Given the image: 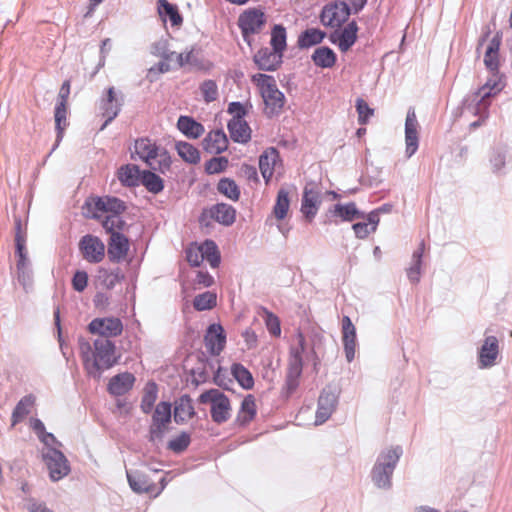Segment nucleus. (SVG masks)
Returning <instances> with one entry per match:
<instances>
[{
	"mask_svg": "<svg viewBox=\"0 0 512 512\" xmlns=\"http://www.w3.org/2000/svg\"><path fill=\"white\" fill-rule=\"evenodd\" d=\"M78 346L84 369L94 379H100L102 373L118 361L115 343L110 339L97 338L91 344L86 338L79 337Z\"/></svg>",
	"mask_w": 512,
	"mask_h": 512,
	"instance_id": "f257e3e1",
	"label": "nucleus"
},
{
	"mask_svg": "<svg viewBox=\"0 0 512 512\" xmlns=\"http://www.w3.org/2000/svg\"><path fill=\"white\" fill-rule=\"evenodd\" d=\"M505 86L499 72L492 73L486 83L477 91L468 95L463 101L464 112L471 113L479 116L477 121L470 124V127L475 129L482 125V123L489 116V107L491 105L490 98L500 93Z\"/></svg>",
	"mask_w": 512,
	"mask_h": 512,
	"instance_id": "f03ea898",
	"label": "nucleus"
},
{
	"mask_svg": "<svg viewBox=\"0 0 512 512\" xmlns=\"http://www.w3.org/2000/svg\"><path fill=\"white\" fill-rule=\"evenodd\" d=\"M251 81L257 86L263 98L265 115L270 118L279 115L285 105V95L278 89L275 78L257 73L252 75Z\"/></svg>",
	"mask_w": 512,
	"mask_h": 512,
	"instance_id": "7ed1b4c3",
	"label": "nucleus"
},
{
	"mask_svg": "<svg viewBox=\"0 0 512 512\" xmlns=\"http://www.w3.org/2000/svg\"><path fill=\"white\" fill-rule=\"evenodd\" d=\"M135 154L152 170L166 173L171 167V157L165 148L148 138H139L134 144Z\"/></svg>",
	"mask_w": 512,
	"mask_h": 512,
	"instance_id": "20e7f679",
	"label": "nucleus"
},
{
	"mask_svg": "<svg viewBox=\"0 0 512 512\" xmlns=\"http://www.w3.org/2000/svg\"><path fill=\"white\" fill-rule=\"evenodd\" d=\"M402 453V448L396 446L379 454L371 471L372 481L378 488H391V478Z\"/></svg>",
	"mask_w": 512,
	"mask_h": 512,
	"instance_id": "39448f33",
	"label": "nucleus"
},
{
	"mask_svg": "<svg viewBox=\"0 0 512 512\" xmlns=\"http://www.w3.org/2000/svg\"><path fill=\"white\" fill-rule=\"evenodd\" d=\"M198 401L202 404H211V418L217 424H223L231 416V404L229 398L218 389H210L203 392Z\"/></svg>",
	"mask_w": 512,
	"mask_h": 512,
	"instance_id": "423d86ee",
	"label": "nucleus"
},
{
	"mask_svg": "<svg viewBox=\"0 0 512 512\" xmlns=\"http://www.w3.org/2000/svg\"><path fill=\"white\" fill-rule=\"evenodd\" d=\"M266 21L267 19L264 12L257 8H250L240 14L238 26L241 30L243 40L248 46H252V36L259 34L263 30Z\"/></svg>",
	"mask_w": 512,
	"mask_h": 512,
	"instance_id": "0eeeda50",
	"label": "nucleus"
},
{
	"mask_svg": "<svg viewBox=\"0 0 512 512\" xmlns=\"http://www.w3.org/2000/svg\"><path fill=\"white\" fill-rule=\"evenodd\" d=\"M124 104L122 92H116L113 86L107 88L99 99L100 115L105 119L100 130H104L121 112Z\"/></svg>",
	"mask_w": 512,
	"mask_h": 512,
	"instance_id": "6e6552de",
	"label": "nucleus"
},
{
	"mask_svg": "<svg viewBox=\"0 0 512 512\" xmlns=\"http://www.w3.org/2000/svg\"><path fill=\"white\" fill-rule=\"evenodd\" d=\"M49 476L52 481H59L70 472V465L66 456L57 448H46L42 453Z\"/></svg>",
	"mask_w": 512,
	"mask_h": 512,
	"instance_id": "1a4fd4ad",
	"label": "nucleus"
},
{
	"mask_svg": "<svg viewBox=\"0 0 512 512\" xmlns=\"http://www.w3.org/2000/svg\"><path fill=\"white\" fill-rule=\"evenodd\" d=\"M171 422V404L169 402H159L152 415V423L149 427V440H162L167 430V425Z\"/></svg>",
	"mask_w": 512,
	"mask_h": 512,
	"instance_id": "9d476101",
	"label": "nucleus"
},
{
	"mask_svg": "<svg viewBox=\"0 0 512 512\" xmlns=\"http://www.w3.org/2000/svg\"><path fill=\"white\" fill-rule=\"evenodd\" d=\"M88 329L92 334L99 335V338L110 339L122 333L123 324L116 317L95 318L89 323Z\"/></svg>",
	"mask_w": 512,
	"mask_h": 512,
	"instance_id": "9b49d317",
	"label": "nucleus"
},
{
	"mask_svg": "<svg viewBox=\"0 0 512 512\" xmlns=\"http://www.w3.org/2000/svg\"><path fill=\"white\" fill-rule=\"evenodd\" d=\"M349 15L350 7L347 3L335 2L323 8L320 19L324 26L335 28L346 22Z\"/></svg>",
	"mask_w": 512,
	"mask_h": 512,
	"instance_id": "f8f14e48",
	"label": "nucleus"
},
{
	"mask_svg": "<svg viewBox=\"0 0 512 512\" xmlns=\"http://www.w3.org/2000/svg\"><path fill=\"white\" fill-rule=\"evenodd\" d=\"M500 355L499 340L496 336L486 335L482 345L478 349V367L487 369L497 364Z\"/></svg>",
	"mask_w": 512,
	"mask_h": 512,
	"instance_id": "ddd939ff",
	"label": "nucleus"
},
{
	"mask_svg": "<svg viewBox=\"0 0 512 512\" xmlns=\"http://www.w3.org/2000/svg\"><path fill=\"white\" fill-rule=\"evenodd\" d=\"M79 249L83 258L89 263H99L105 257V245L94 235L83 236L79 242Z\"/></svg>",
	"mask_w": 512,
	"mask_h": 512,
	"instance_id": "4468645a",
	"label": "nucleus"
},
{
	"mask_svg": "<svg viewBox=\"0 0 512 512\" xmlns=\"http://www.w3.org/2000/svg\"><path fill=\"white\" fill-rule=\"evenodd\" d=\"M337 404L338 395L330 388H324L318 398L315 425L325 423L336 410Z\"/></svg>",
	"mask_w": 512,
	"mask_h": 512,
	"instance_id": "2eb2a0df",
	"label": "nucleus"
},
{
	"mask_svg": "<svg viewBox=\"0 0 512 512\" xmlns=\"http://www.w3.org/2000/svg\"><path fill=\"white\" fill-rule=\"evenodd\" d=\"M283 54L269 47H261L253 56V62L259 70L274 72L283 63Z\"/></svg>",
	"mask_w": 512,
	"mask_h": 512,
	"instance_id": "dca6fc26",
	"label": "nucleus"
},
{
	"mask_svg": "<svg viewBox=\"0 0 512 512\" xmlns=\"http://www.w3.org/2000/svg\"><path fill=\"white\" fill-rule=\"evenodd\" d=\"M419 123L414 108L410 107L407 111L405 120V154L407 158L412 157L419 147Z\"/></svg>",
	"mask_w": 512,
	"mask_h": 512,
	"instance_id": "f3484780",
	"label": "nucleus"
},
{
	"mask_svg": "<svg viewBox=\"0 0 512 512\" xmlns=\"http://www.w3.org/2000/svg\"><path fill=\"white\" fill-rule=\"evenodd\" d=\"M321 194L311 185H306L303 190L302 201H301V212L303 213L306 220L311 222L321 205Z\"/></svg>",
	"mask_w": 512,
	"mask_h": 512,
	"instance_id": "a211bd4d",
	"label": "nucleus"
},
{
	"mask_svg": "<svg viewBox=\"0 0 512 512\" xmlns=\"http://www.w3.org/2000/svg\"><path fill=\"white\" fill-rule=\"evenodd\" d=\"M207 351L214 356L219 355L226 345V334L220 324H211L204 337Z\"/></svg>",
	"mask_w": 512,
	"mask_h": 512,
	"instance_id": "6ab92c4d",
	"label": "nucleus"
},
{
	"mask_svg": "<svg viewBox=\"0 0 512 512\" xmlns=\"http://www.w3.org/2000/svg\"><path fill=\"white\" fill-rule=\"evenodd\" d=\"M208 216L216 222L224 225L231 226L236 219V210L233 206L226 203H217L206 210L201 216V222Z\"/></svg>",
	"mask_w": 512,
	"mask_h": 512,
	"instance_id": "aec40b11",
	"label": "nucleus"
},
{
	"mask_svg": "<svg viewBox=\"0 0 512 512\" xmlns=\"http://www.w3.org/2000/svg\"><path fill=\"white\" fill-rule=\"evenodd\" d=\"M94 212L92 218L101 219L97 212H107L110 214H122L126 210V204L123 200L117 197L104 196L96 197L93 199Z\"/></svg>",
	"mask_w": 512,
	"mask_h": 512,
	"instance_id": "412c9836",
	"label": "nucleus"
},
{
	"mask_svg": "<svg viewBox=\"0 0 512 512\" xmlns=\"http://www.w3.org/2000/svg\"><path fill=\"white\" fill-rule=\"evenodd\" d=\"M358 26L356 21L349 22L341 31L330 35L332 43H337L342 52H347L357 40Z\"/></svg>",
	"mask_w": 512,
	"mask_h": 512,
	"instance_id": "4be33fe9",
	"label": "nucleus"
},
{
	"mask_svg": "<svg viewBox=\"0 0 512 512\" xmlns=\"http://www.w3.org/2000/svg\"><path fill=\"white\" fill-rule=\"evenodd\" d=\"M129 240L122 233H112L108 242V257L111 262L119 263L126 258Z\"/></svg>",
	"mask_w": 512,
	"mask_h": 512,
	"instance_id": "5701e85b",
	"label": "nucleus"
},
{
	"mask_svg": "<svg viewBox=\"0 0 512 512\" xmlns=\"http://www.w3.org/2000/svg\"><path fill=\"white\" fill-rule=\"evenodd\" d=\"M342 341L346 360L350 363L355 358L356 352V328L349 316L342 318Z\"/></svg>",
	"mask_w": 512,
	"mask_h": 512,
	"instance_id": "b1692460",
	"label": "nucleus"
},
{
	"mask_svg": "<svg viewBox=\"0 0 512 512\" xmlns=\"http://www.w3.org/2000/svg\"><path fill=\"white\" fill-rule=\"evenodd\" d=\"M326 216L329 221H332V218L338 217L342 221L351 222L355 219L364 218V213L357 209L356 204L354 202H349L347 204H335L333 207L329 208Z\"/></svg>",
	"mask_w": 512,
	"mask_h": 512,
	"instance_id": "393cba45",
	"label": "nucleus"
},
{
	"mask_svg": "<svg viewBox=\"0 0 512 512\" xmlns=\"http://www.w3.org/2000/svg\"><path fill=\"white\" fill-rule=\"evenodd\" d=\"M134 382L135 376L132 373L123 372L109 380L107 390L111 395L122 396L132 389Z\"/></svg>",
	"mask_w": 512,
	"mask_h": 512,
	"instance_id": "a878e982",
	"label": "nucleus"
},
{
	"mask_svg": "<svg viewBox=\"0 0 512 512\" xmlns=\"http://www.w3.org/2000/svg\"><path fill=\"white\" fill-rule=\"evenodd\" d=\"M501 43L502 34L496 32L487 46L484 55V64L491 73L499 72V50Z\"/></svg>",
	"mask_w": 512,
	"mask_h": 512,
	"instance_id": "bb28decb",
	"label": "nucleus"
},
{
	"mask_svg": "<svg viewBox=\"0 0 512 512\" xmlns=\"http://www.w3.org/2000/svg\"><path fill=\"white\" fill-rule=\"evenodd\" d=\"M195 416V409L188 394L180 396L174 403V421L184 424Z\"/></svg>",
	"mask_w": 512,
	"mask_h": 512,
	"instance_id": "cd10ccee",
	"label": "nucleus"
},
{
	"mask_svg": "<svg viewBox=\"0 0 512 512\" xmlns=\"http://www.w3.org/2000/svg\"><path fill=\"white\" fill-rule=\"evenodd\" d=\"M203 147L209 153L220 154L228 148V138L222 129L210 131L203 140Z\"/></svg>",
	"mask_w": 512,
	"mask_h": 512,
	"instance_id": "c85d7f7f",
	"label": "nucleus"
},
{
	"mask_svg": "<svg viewBox=\"0 0 512 512\" xmlns=\"http://www.w3.org/2000/svg\"><path fill=\"white\" fill-rule=\"evenodd\" d=\"M305 351V338L302 334L298 335V345L290 349L288 361V373L302 375L303 371V353Z\"/></svg>",
	"mask_w": 512,
	"mask_h": 512,
	"instance_id": "c756f323",
	"label": "nucleus"
},
{
	"mask_svg": "<svg viewBox=\"0 0 512 512\" xmlns=\"http://www.w3.org/2000/svg\"><path fill=\"white\" fill-rule=\"evenodd\" d=\"M231 139L236 143L245 144L251 139V128L244 120H229L227 125Z\"/></svg>",
	"mask_w": 512,
	"mask_h": 512,
	"instance_id": "7c9ffc66",
	"label": "nucleus"
},
{
	"mask_svg": "<svg viewBox=\"0 0 512 512\" xmlns=\"http://www.w3.org/2000/svg\"><path fill=\"white\" fill-rule=\"evenodd\" d=\"M127 480L131 489L138 494L151 493L155 490V485L149 477L139 471L127 472Z\"/></svg>",
	"mask_w": 512,
	"mask_h": 512,
	"instance_id": "2f4dec72",
	"label": "nucleus"
},
{
	"mask_svg": "<svg viewBox=\"0 0 512 512\" xmlns=\"http://www.w3.org/2000/svg\"><path fill=\"white\" fill-rule=\"evenodd\" d=\"M256 401L255 397L248 394L244 397L238 415L236 417V423L240 426L248 425L256 416Z\"/></svg>",
	"mask_w": 512,
	"mask_h": 512,
	"instance_id": "473e14b6",
	"label": "nucleus"
},
{
	"mask_svg": "<svg viewBox=\"0 0 512 512\" xmlns=\"http://www.w3.org/2000/svg\"><path fill=\"white\" fill-rule=\"evenodd\" d=\"M311 59L317 67L331 68L335 65L337 56L331 48L321 46L315 49Z\"/></svg>",
	"mask_w": 512,
	"mask_h": 512,
	"instance_id": "72a5a7b5",
	"label": "nucleus"
},
{
	"mask_svg": "<svg viewBox=\"0 0 512 512\" xmlns=\"http://www.w3.org/2000/svg\"><path fill=\"white\" fill-rule=\"evenodd\" d=\"M177 127L184 135L194 139L204 133V126L189 116H180Z\"/></svg>",
	"mask_w": 512,
	"mask_h": 512,
	"instance_id": "f704fd0d",
	"label": "nucleus"
},
{
	"mask_svg": "<svg viewBox=\"0 0 512 512\" xmlns=\"http://www.w3.org/2000/svg\"><path fill=\"white\" fill-rule=\"evenodd\" d=\"M141 172L138 166L134 164H127L122 166L118 171V178L120 182L127 187L138 186L141 181Z\"/></svg>",
	"mask_w": 512,
	"mask_h": 512,
	"instance_id": "c9c22d12",
	"label": "nucleus"
},
{
	"mask_svg": "<svg viewBox=\"0 0 512 512\" xmlns=\"http://www.w3.org/2000/svg\"><path fill=\"white\" fill-rule=\"evenodd\" d=\"M158 398V386L154 381H148L143 389L140 408L144 414H150Z\"/></svg>",
	"mask_w": 512,
	"mask_h": 512,
	"instance_id": "e433bc0d",
	"label": "nucleus"
},
{
	"mask_svg": "<svg viewBox=\"0 0 512 512\" xmlns=\"http://www.w3.org/2000/svg\"><path fill=\"white\" fill-rule=\"evenodd\" d=\"M277 158L278 152L275 148H270L265 151L259 158V168L266 182H268L273 175Z\"/></svg>",
	"mask_w": 512,
	"mask_h": 512,
	"instance_id": "4c0bfd02",
	"label": "nucleus"
},
{
	"mask_svg": "<svg viewBox=\"0 0 512 512\" xmlns=\"http://www.w3.org/2000/svg\"><path fill=\"white\" fill-rule=\"evenodd\" d=\"M54 119L57 136L52 151H54L59 146L64 136V130L68 126L67 107H65L63 104H56L54 110Z\"/></svg>",
	"mask_w": 512,
	"mask_h": 512,
	"instance_id": "58836bf2",
	"label": "nucleus"
},
{
	"mask_svg": "<svg viewBox=\"0 0 512 512\" xmlns=\"http://www.w3.org/2000/svg\"><path fill=\"white\" fill-rule=\"evenodd\" d=\"M157 8L159 15L164 20L168 17L172 26H180L182 24L183 18L176 5L169 3L167 0H158Z\"/></svg>",
	"mask_w": 512,
	"mask_h": 512,
	"instance_id": "ea45409f",
	"label": "nucleus"
},
{
	"mask_svg": "<svg viewBox=\"0 0 512 512\" xmlns=\"http://www.w3.org/2000/svg\"><path fill=\"white\" fill-rule=\"evenodd\" d=\"M35 403V397L32 394L22 397L16 404L12 412V426L21 422L29 413Z\"/></svg>",
	"mask_w": 512,
	"mask_h": 512,
	"instance_id": "a19ab883",
	"label": "nucleus"
},
{
	"mask_svg": "<svg viewBox=\"0 0 512 512\" xmlns=\"http://www.w3.org/2000/svg\"><path fill=\"white\" fill-rule=\"evenodd\" d=\"M425 250V243L421 241L417 250L412 254V264L407 269V277L412 283H418L421 275L422 257Z\"/></svg>",
	"mask_w": 512,
	"mask_h": 512,
	"instance_id": "79ce46f5",
	"label": "nucleus"
},
{
	"mask_svg": "<svg viewBox=\"0 0 512 512\" xmlns=\"http://www.w3.org/2000/svg\"><path fill=\"white\" fill-rule=\"evenodd\" d=\"M425 250V243L421 241L417 250L412 254V264L407 269V277L412 283H418L421 275L422 257Z\"/></svg>",
	"mask_w": 512,
	"mask_h": 512,
	"instance_id": "37998d69",
	"label": "nucleus"
},
{
	"mask_svg": "<svg viewBox=\"0 0 512 512\" xmlns=\"http://www.w3.org/2000/svg\"><path fill=\"white\" fill-rule=\"evenodd\" d=\"M325 37V33L317 28H309L303 31L298 37V46L300 48H309L320 44Z\"/></svg>",
	"mask_w": 512,
	"mask_h": 512,
	"instance_id": "c03bdc74",
	"label": "nucleus"
},
{
	"mask_svg": "<svg viewBox=\"0 0 512 512\" xmlns=\"http://www.w3.org/2000/svg\"><path fill=\"white\" fill-rule=\"evenodd\" d=\"M231 373L242 388L246 390L253 388V376L245 366L240 363H234L231 366Z\"/></svg>",
	"mask_w": 512,
	"mask_h": 512,
	"instance_id": "a18cd8bd",
	"label": "nucleus"
},
{
	"mask_svg": "<svg viewBox=\"0 0 512 512\" xmlns=\"http://www.w3.org/2000/svg\"><path fill=\"white\" fill-rule=\"evenodd\" d=\"M287 33L284 26L280 24L274 25L271 30V39L270 45L271 48L277 50L281 54L284 55V52L287 48Z\"/></svg>",
	"mask_w": 512,
	"mask_h": 512,
	"instance_id": "49530a36",
	"label": "nucleus"
},
{
	"mask_svg": "<svg viewBox=\"0 0 512 512\" xmlns=\"http://www.w3.org/2000/svg\"><path fill=\"white\" fill-rule=\"evenodd\" d=\"M98 278L104 288L111 290L116 286L117 283L124 279V274L120 268H117L114 271H109L102 268L99 270Z\"/></svg>",
	"mask_w": 512,
	"mask_h": 512,
	"instance_id": "de8ad7c7",
	"label": "nucleus"
},
{
	"mask_svg": "<svg viewBox=\"0 0 512 512\" xmlns=\"http://www.w3.org/2000/svg\"><path fill=\"white\" fill-rule=\"evenodd\" d=\"M176 150L178 155L190 164H197L200 161L199 150L188 142H177Z\"/></svg>",
	"mask_w": 512,
	"mask_h": 512,
	"instance_id": "09e8293b",
	"label": "nucleus"
},
{
	"mask_svg": "<svg viewBox=\"0 0 512 512\" xmlns=\"http://www.w3.org/2000/svg\"><path fill=\"white\" fill-rule=\"evenodd\" d=\"M203 260H207L212 268H217L221 257L216 243L213 240H205L201 244Z\"/></svg>",
	"mask_w": 512,
	"mask_h": 512,
	"instance_id": "8fccbe9b",
	"label": "nucleus"
},
{
	"mask_svg": "<svg viewBox=\"0 0 512 512\" xmlns=\"http://www.w3.org/2000/svg\"><path fill=\"white\" fill-rule=\"evenodd\" d=\"M290 206L289 192L281 188L277 193L276 203L273 208V213L278 220L286 217Z\"/></svg>",
	"mask_w": 512,
	"mask_h": 512,
	"instance_id": "3c124183",
	"label": "nucleus"
},
{
	"mask_svg": "<svg viewBox=\"0 0 512 512\" xmlns=\"http://www.w3.org/2000/svg\"><path fill=\"white\" fill-rule=\"evenodd\" d=\"M100 220L102 227L107 233L110 234V236L112 233H121L126 225V222L121 217V214H109Z\"/></svg>",
	"mask_w": 512,
	"mask_h": 512,
	"instance_id": "603ef678",
	"label": "nucleus"
},
{
	"mask_svg": "<svg viewBox=\"0 0 512 512\" xmlns=\"http://www.w3.org/2000/svg\"><path fill=\"white\" fill-rule=\"evenodd\" d=\"M145 188L154 194L161 192L164 188L163 180L152 171H144L141 181Z\"/></svg>",
	"mask_w": 512,
	"mask_h": 512,
	"instance_id": "864d4df0",
	"label": "nucleus"
},
{
	"mask_svg": "<svg viewBox=\"0 0 512 512\" xmlns=\"http://www.w3.org/2000/svg\"><path fill=\"white\" fill-rule=\"evenodd\" d=\"M217 190L232 201H237L240 197V189L238 185L230 178H222L218 182Z\"/></svg>",
	"mask_w": 512,
	"mask_h": 512,
	"instance_id": "5fc2aeb1",
	"label": "nucleus"
},
{
	"mask_svg": "<svg viewBox=\"0 0 512 512\" xmlns=\"http://www.w3.org/2000/svg\"><path fill=\"white\" fill-rule=\"evenodd\" d=\"M216 302V294L210 291H206L194 298L193 306L197 311L210 310L216 306Z\"/></svg>",
	"mask_w": 512,
	"mask_h": 512,
	"instance_id": "6e6d98bb",
	"label": "nucleus"
},
{
	"mask_svg": "<svg viewBox=\"0 0 512 512\" xmlns=\"http://www.w3.org/2000/svg\"><path fill=\"white\" fill-rule=\"evenodd\" d=\"M191 443V436L187 432H181L168 442L167 448L174 453L184 452Z\"/></svg>",
	"mask_w": 512,
	"mask_h": 512,
	"instance_id": "4d7b16f0",
	"label": "nucleus"
},
{
	"mask_svg": "<svg viewBox=\"0 0 512 512\" xmlns=\"http://www.w3.org/2000/svg\"><path fill=\"white\" fill-rule=\"evenodd\" d=\"M16 269L17 279L19 283L23 286V288L27 291L32 286L33 283L30 263H24L23 266H21V264H16Z\"/></svg>",
	"mask_w": 512,
	"mask_h": 512,
	"instance_id": "13d9d810",
	"label": "nucleus"
},
{
	"mask_svg": "<svg viewBox=\"0 0 512 512\" xmlns=\"http://www.w3.org/2000/svg\"><path fill=\"white\" fill-rule=\"evenodd\" d=\"M200 91L204 101L207 103L213 102L218 98V86L214 80H205L200 85Z\"/></svg>",
	"mask_w": 512,
	"mask_h": 512,
	"instance_id": "bf43d9fd",
	"label": "nucleus"
},
{
	"mask_svg": "<svg viewBox=\"0 0 512 512\" xmlns=\"http://www.w3.org/2000/svg\"><path fill=\"white\" fill-rule=\"evenodd\" d=\"M228 166L226 157H213L205 163V172L207 174H218L223 172Z\"/></svg>",
	"mask_w": 512,
	"mask_h": 512,
	"instance_id": "052dcab7",
	"label": "nucleus"
},
{
	"mask_svg": "<svg viewBox=\"0 0 512 512\" xmlns=\"http://www.w3.org/2000/svg\"><path fill=\"white\" fill-rule=\"evenodd\" d=\"M356 110L358 113V121L360 124H366L370 116L373 115L374 110L369 107L367 102L362 98L356 100Z\"/></svg>",
	"mask_w": 512,
	"mask_h": 512,
	"instance_id": "680f3d73",
	"label": "nucleus"
},
{
	"mask_svg": "<svg viewBox=\"0 0 512 512\" xmlns=\"http://www.w3.org/2000/svg\"><path fill=\"white\" fill-rule=\"evenodd\" d=\"M26 243L27 239L15 237V254L18 257L16 264H21V266H23L24 263H30Z\"/></svg>",
	"mask_w": 512,
	"mask_h": 512,
	"instance_id": "e2e57ef3",
	"label": "nucleus"
},
{
	"mask_svg": "<svg viewBox=\"0 0 512 512\" xmlns=\"http://www.w3.org/2000/svg\"><path fill=\"white\" fill-rule=\"evenodd\" d=\"M186 259L191 266L198 267L204 261L201 245L190 246L186 249Z\"/></svg>",
	"mask_w": 512,
	"mask_h": 512,
	"instance_id": "0e129e2a",
	"label": "nucleus"
},
{
	"mask_svg": "<svg viewBox=\"0 0 512 512\" xmlns=\"http://www.w3.org/2000/svg\"><path fill=\"white\" fill-rule=\"evenodd\" d=\"M176 61H177L178 67H180V68H182L186 65L196 66L199 63L198 58L195 54L194 48L190 49L189 51L176 54Z\"/></svg>",
	"mask_w": 512,
	"mask_h": 512,
	"instance_id": "69168bd1",
	"label": "nucleus"
},
{
	"mask_svg": "<svg viewBox=\"0 0 512 512\" xmlns=\"http://www.w3.org/2000/svg\"><path fill=\"white\" fill-rule=\"evenodd\" d=\"M301 375L286 373L285 384L283 386L282 392L286 397L292 395L299 386V379Z\"/></svg>",
	"mask_w": 512,
	"mask_h": 512,
	"instance_id": "338daca9",
	"label": "nucleus"
},
{
	"mask_svg": "<svg viewBox=\"0 0 512 512\" xmlns=\"http://www.w3.org/2000/svg\"><path fill=\"white\" fill-rule=\"evenodd\" d=\"M31 427L33 431L37 434L38 438L41 442L44 443V445H49V442H47V438H53V434L46 432L44 423L38 419H32L31 421Z\"/></svg>",
	"mask_w": 512,
	"mask_h": 512,
	"instance_id": "774afa93",
	"label": "nucleus"
}]
</instances>
